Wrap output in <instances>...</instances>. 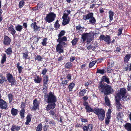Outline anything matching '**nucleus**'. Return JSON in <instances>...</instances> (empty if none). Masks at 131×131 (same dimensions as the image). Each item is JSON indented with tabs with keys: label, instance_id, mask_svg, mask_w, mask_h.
I'll return each instance as SVG.
<instances>
[{
	"label": "nucleus",
	"instance_id": "nucleus-53",
	"mask_svg": "<svg viewBox=\"0 0 131 131\" xmlns=\"http://www.w3.org/2000/svg\"><path fill=\"white\" fill-rule=\"evenodd\" d=\"M121 98L123 101H126L129 99V97L127 96H124L121 97Z\"/></svg>",
	"mask_w": 131,
	"mask_h": 131
},
{
	"label": "nucleus",
	"instance_id": "nucleus-40",
	"mask_svg": "<svg viewBox=\"0 0 131 131\" xmlns=\"http://www.w3.org/2000/svg\"><path fill=\"white\" fill-rule=\"evenodd\" d=\"M74 85L75 84L73 83H71L69 85L68 87L69 88V91H72V89L74 87Z\"/></svg>",
	"mask_w": 131,
	"mask_h": 131
},
{
	"label": "nucleus",
	"instance_id": "nucleus-14",
	"mask_svg": "<svg viewBox=\"0 0 131 131\" xmlns=\"http://www.w3.org/2000/svg\"><path fill=\"white\" fill-rule=\"evenodd\" d=\"M31 27L34 29V31H36L37 30H39L40 29V27L37 26L36 23V22L32 23L31 24Z\"/></svg>",
	"mask_w": 131,
	"mask_h": 131
},
{
	"label": "nucleus",
	"instance_id": "nucleus-62",
	"mask_svg": "<svg viewBox=\"0 0 131 131\" xmlns=\"http://www.w3.org/2000/svg\"><path fill=\"white\" fill-rule=\"evenodd\" d=\"M47 71V70L46 69H45L42 70V73L43 75H45Z\"/></svg>",
	"mask_w": 131,
	"mask_h": 131
},
{
	"label": "nucleus",
	"instance_id": "nucleus-17",
	"mask_svg": "<svg viewBox=\"0 0 131 131\" xmlns=\"http://www.w3.org/2000/svg\"><path fill=\"white\" fill-rule=\"evenodd\" d=\"M8 30L13 35H14L16 33V31L14 29V27L12 25H11L8 28Z\"/></svg>",
	"mask_w": 131,
	"mask_h": 131
},
{
	"label": "nucleus",
	"instance_id": "nucleus-8",
	"mask_svg": "<svg viewBox=\"0 0 131 131\" xmlns=\"http://www.w3.org/2000/svg\"><path fill=\"white\" fill-rule=\"evenodd\" d=\"M63 19L62 24L64 25L67 24L69 21L70 18L68 16V14L64 13L62 17Z\"/></svg>",
	"mask_w": 131,
	"mask_h": 131
},
{
	"label": "nucleus",
	"instance_id": "nucleus-39",
	"mask_svg": "<svg viewBox=\"0 0 131 131\" xmlns=\"http://www.w3.org/2000/svg\"><path fill=\"white\" fill-rule=\"evenodd\" d=\"M42 129V125L41 124H39L37 127L36 131H41Z\"/></svg>",
	"mask_w": 131,
	"mask_h": 131
},
{
	"label": "nucleus",
	"instance_id": "nucleus-34",
	"mask_svg": "<svg viewBox=\"0 0 131 131\" xmlns=\"http://www.w3.org/2000/svg\"><path fill=\"white\" fill-rule=\"evenodd\" d=\"M1 79H0V83L2 84L4 81H6L5 77L2 75L0 76Z\"/></svg>",
	"mask_w": 131,
	"mask_h": 131
},
{
	"label": "nucleus",
	"instance_id": "nucleus-2",
	"mask_svg": "<svg viewBox=\"0 0 131 131\" xmlns=\"http://www.w3.org/2000/svg\"><path fill=\"white\" fill-rule=\"evenodd\" d=\"M95 113L98 116L99 120L102 121L104 120L105 115L104 110L102 109H99L97 108L96 111H94Z\"/></svg>",
	"mask_w": 131,
	"mask_h": 131
},
{
	"label": "nucleus",
	"instance_id": "nucleus-20",
	"mask_svg": "<svg viewBox=\"0 0 131 131\" xmlns=\"http://www.w3.org/2000/svg\"><path fill=\"white\" fill-rule=\"evenodd\" d=\"M76 29L78 32L81 33L83 31L84 28L83 27H81L80 25H79L76 26Z\"/></svg>",
	"mask_w": 131,
	"mask_h": 131
},
{
	"label": "nucleus",
	"instance_id": "nucleus-15",
	"mask_svg": "<svg viewBox=\"0 0 131 131\" xmlns=\"http://www.w3.org/2000/svg\"><path fill=\"white\" fill-rule=\"evenodd\" d=\"M56 104L55 103H51L49 104L46 107V110L48 111L50 109H53L55 107Z\"/></svg>",
	"mask_w": 131,
	"mask_h": 131
},
{
	"label": "nucleus",
	"instance_id": "nucleus-42",
	"mask_svg": "<svg viewBox=\"0 0 131 131\" xmlns=\"http://www.w3.org/2000/svg\"><path fill=\"white\" fill-rule=\"evenodd\" d=\"M25 112V111L24 109H22L20 111V115L21 116V118H23L24 117Z\"/></svg>",
	"mask_w": 131,
	"mask_h": 131
},
{
	"label": "nucleus",
	"instance_id": "nucleus-57",
	"mask_svg": "<svg viewBox=\"0 0 131 131\" xmlns=\"http://www.w3.org/2000/svg\"><path fill=\"white\" fill-rule=\"evenodd\" d=\"M122 29L121 28H119L118 29V34H117V36H119L121 34H122Z\"/></svg>",
	"mask_w": 131,
	"mask_h": 131
},
{
	"label": "nucleus",
	"instance_id": "nucleus-35",
	"mask_svg": "<svg viewBox=\"0 0 131 131\" xmlns=\"http://www.w3.org/2000/svg\"><path fill=\"white\" fill-rule=\"evenodd\" d=\"M27 120L25 123V124L26 125L28 124L30 122L31 118L29 115H27L26 117Z\"/></svg>",
	"mask_w": 131,
	"mask_h": 131
},
{
	"label": "nucleus",
	"instance_id": "nucleus-16",
	"mask_svg": "<svg viewBox=\"0 0 131 131\" xmlns=\"http://www.w3.org/2000/svg\"><path fill=\"white\" fill-rule=\"evenodd\" d=\"M93 13H89L87 15H84L83 17V19L85 20L89 19L93 17Z\"/></svg>",
	"mask_w": 131,
	"mask_h": 131
},
{
	"label": "nucleus",
	"instance_id": "nucleus-26",
	"mask_svg": "<svg viewBox=\"0 0 131 131\" xmlns=\"http://www.w3.org/2000/svg\"><path fill=\"white\" fill-rule=\"evenodd\" d=\"M104 41L106 42L108 44H109L111 42L110 37L109 36L106 35L105 36Z\"/></svg>",
	"mask_w": 131,
	"mask_h": 131
},
{
	"label": "nucleus",
	"instance_id": "nucleus-11",
	"mask_svg": "<svg viewBox=\"0 0 131 131\" xmlns=\"http://www.w3.org/2000/svg\"><path fill=\"white\" fill-rule=\"evenodd\" d=\"M56 50L57 52L59 53L63 52L62 45L61 43H59L57 45L56 48Z\"/></svg>",
	"mask_w": 131,
	"mask_h": 131
},
{
	"label": "nucleus",
	"instance_id": "nucleus-37",
	"mask_svg": "<svg viewBox=\"0 0 131 131\" xmlns=\"http://www.w3.org/2000/svg\"><path fill=\"white\" fill-rule=\"evenodd\" d=\"M86 90L85 89H83L82 90L80 91L79 93L80 95L81 96H83L84 95V94L86 93Z\"/></svg>",
	"mask_w": 131,
	"mask_h": 131
},
{
	"label": "nucleus",
	"instance_id": "nucleus-56",
	"mask_svg": "<svg viewBox=\"0 0 131 131\" xmlns=\"http://www.w3.org/2000/svg\"><path fill=\"white\" fill-rule=\"evenodd\" d=\"M60 25L59 24L55 23L54 25V27L56 30H57L59 28Z\"/></svg>",
	"mask_w": 131,
	"mask_h": 131
},
{
	"label": "nucleus",
	"instance_id": "nucleus-51",
	"mask_svg": "<svg viewBox=\"0 0 131 131\" xmlns=\"http://www.w3.org/2000/svg\"><path fill=\"white\" fill-rule=\"evenodd\" d=\"M42 59V58L39 55L37 56L35 58V60H37L39 61H40Z\"/></svg>",
	"mask_w": 131,
	"mask_h": 131
},
{
	"label": "nucleus",
	"instance_id": "nucleus-13",
	"mask_svg": "<svg viewBox=\"0 0 131 131\" xmlns=\"http://www.w3.org/2000/svg\"><path fill=\"white\" fill-rule=\"evenodd\" d=\"M33 105L34 106L31 109L33 110H35L38 108L39 107V104L37 100L36 99H35L33 102Z\"/></svg>",
	"mask_w": 131,
	"mask_h": 131
},
{
	"label": "nucleus",
	"instance_id": "nucleus-44",
	"mask_svg": "<svg viewBox=\"0 0 131 131\" xmlns=\"http://www.w3.org/2000/svg\"><path fill=\"white\" fill-rule=\"evenodd\" d=\"M78 40V39L77 38H75L72 41V45H76Z\"/></svg>",
	"mask_w": 131,
	"mask_h": 131
},
{
	"label": "nucleus",
	"instance_id": "nucleus-19",
	"mask_svg": "<svg viewBox=\"0 0 131 131\" xmlns=\"http://www.w3.org/2000/svg\"><path fill=\"white\" fill-rule=\"evenodd\" d=\"M92 125L91 124H90L88 126H84L83 129L84 131H91L92 129Z\"/></svg>",
	"mask_w": 131,
	"mask_h": 131
},
{
	"label": "nucleus",
	"instance_id": "nucleus-48",
	"mask_svg": "<svg viewBox=\"0 0 131 131\" xmlns=\"http://www.w3.org/2000/svg\"><path fill=\"white\" fill-rule=\"evenodd\" d=\"M6 55L5 54H4L2 59L1 62L2 63H3L6 61Z\"/></svg>",
	"mask_w": 131,
	"mask_h": 131
},
{
	"label": "nucleus",
	"instance_id": "nucleus-38",
	"mask_svg": "<svg viewBox=\"0 0 131 131\" xmlns=\"http://www.w3.org/2000/svg\"><path fill=\"white\" fill-rule=\"evenodd\" d=\"M5 52L8 55L11 54L12 52V48L10 47L8 48L6 50Z\"/></svg>",
	"mask_w": 131,
	"mask_h": 131
},
{
	"label": "nucleus",
	"instance_id": "nucleus-22",
	"mask_svg": "<svg viewBox=\"0 0 131 131\" xmlns=\"http://www.w3.org/2000/svg\"><path fill=\"white\" fill-rule=\"evenodd\" d=\"M45 121L47 123H48L50 125L54 127L56 125V123L53 120L46 119Z\"/></svg>",
	"mask_w": 131,
	"mask_h": 131
},
{
	"label": "nucleus",
	"instance_id": "nucleus-29",
	"mask_svg": "<svg viewBox=\"0 0 131 131\" xmlns=\"http://www.w3.org/2000/svg\"><path fill=\"white\" fill-rule=\"evenodd\" d=\"M125 127L128 131H131V124L126 123L125 125Z\"/></svg>",
	"mask_w": 131,
	"mask_h": 131
},
{
	"label": "nucleus",
	"instance_id": "nucleus-18",
	"mask_svg": "<svg viewBox=\"0 0 131 131\" xmlns=\"http://www.w3.org/2000/svg\"><path fill=\"white\" fill-rule=\"evenodd\" d=\"M115 100L116 105V107L117 109L118 110H119L122 109L123 106L119 102V100L120 99L115 98Z\"/></svg>",
	"mask_w": 131,
	"mask_h": 131
},
{
	"label": "nucleus",
	"instance_id": "nucleus-25",
	"mask_svg": "<svg viewBox=\"0 0 131 131\" xmlns=\"http://www.w3.org/2000/svg\"><path fill=\"white\" fill-rule=\"evenodd\" d=\"M108 13L110 21L111 22L113 19V17L114 15V13L112 11L110 10L108 12Z\"/></svg>",
	"mask_w": 131,
	"mask_h": 131
},
{
	"label": "nucleus",
	"instance_id": "nucleus-10",
	"mask_svg": "<svg viewBox=\"0 0 131 131\" xmlns=\"http://www.w3.org/2000/svg\"><path fill=\"white\" fill-rule=\"evenodd\" d=\"M48 79L47 76L45 75L43 77V85L44 87L43 89V91L44 92L47 89L48 86Z\"/></svg>",
	"mask_w": 131,
	"mask_h": 131
},
{
	"label": "nucleus",
	"instance_id": "nucleus-60",
	"mask_svg": "<svg viewBox=\"0 0 131 131\" xmlns=\"http://www.w3.org/2000/svg\"><path fill=\"white\" fill-rule=\"evenodd\" d=\"M17 68L19 71V73H20L21 72L22 70L23 69V68L21 66H20Z\"/></svg>",
	"mask_w": 131,
	"mask_h": 131
},
{
	"label": "nucleus",
	"instance_id": "nucleus-5",
	"mask_svg": "<svg viewBox=\"0 0 131 131\" xmlns=\"http://www.w3.org/2000/svg\"><path fill=\"white\" fill-rule=\"evenodd\" d=\"M55 17L56 15L55 14L50 13L47 15L45 20L46 21L50 23L54 20Z\"/></svg>",
	"mask_w": 131,
	"mask_h": 131
},
{
	"label": "nucleus",
	"instance_id": "nucleus-50",
	"mask_svg": "<svg viewBox=\"0 0 131 131\" xmlns=\"http://www.w3.org/2000/svg\"><path fill=\"white\" fill-rule=\"evenodd\" d=\"M65 33V32L64 31L62 30L60 32V33L58 35V37H61L63 36L64 35Z\"/></svg>",
	"mask_w": 131,
	"mask_h": 131
},
{
	"label": "nucleus",
	"instance_id": "nucleus-4",
	"mask_svg": "<svg viewBox=\"0 0 131 131\" xmlns=\"http://www.w3.org/2000/svg\"><path fill=\"white\" fill-rule=\"evenodd\" d=\"M126 93V90L124 88H122L120 89L119 91L117 93L116 96L115 98L120 99L121 97L125 96Z\"/></svg>",
	"mask_w": 131,
	"mask_h": 131
},
{
	"label": "nucleus",
	"instance_id": "nucleus-63",
	"mask_svg": "<svg viewBox=\"0 0 131 131\" xmlns=\"http://www.w3.org/2000/svg\"><path fill=\"white\" fill-rule=\"evenodd\" d=\"M74 57L71 56L70 59V61L71 62H73L75 60Z\"/></svg>",
	"mask_w": 131,
	"mask_h": 131
},
{
	"label": "nucleus",
	"instance_id": "nucleus-30",
	"mask_svg": "<svg viewBox=\"0 0 131 131\" xmlns=\"http://www.w3.org/2000/svg\"><path fill=\"white\" fill-rule=\"evenodd\" d=\"M17 109L13 108L11 110V114L13 116H16L17 114Z\"/></svg>",
	"mask_w": 131,
	"mask_h": 131
},
{
	"label": "nucleus",
	"instance_id": "nucleus-24",
	"mask_svg": "<svg viewBox=\"0 0 131 131\" xmlns=\"http://www.w3.org/2000/svg\"><path fill=\"white\" fill-rule=\"evenodd\" d=\"M67 38L66 37H63L62 38L61 37H58V38L57 40V42L59 43H61L62 42L66 41L67 40Z\"/></svg>",
	"mask_w": 131,
	"mask_h": 131
},
{
	"label": "nucleus",
	"instance_id": "nucleus-47",
	"mask_svg": "<svg viewBox=\"0 0 131 131\" xmlns=\"http://www.w3.org/2000/svg\"><path fill=\"white\" fill-rule=\"evenodd\" d=\"M102 80L103 81L107 82L108 83L109 82V79L105 76L103 77Z\"/></svg>",
	"mask_w": 131,
	"mask_h": 131
},
{
	"label": "nucleus",
	"instance_id": "nucleus-54",
	"mask_svg": "<svg viewBox=\"0 0 131 131\" xmlns=\"http://www.w3.org/2000/svg\"><path fill=\"white\" fill-rule=\"evenodd\" d=\"M23 58L25 60H26L28 57V54L27 52H26L25 53H23Z\"/></svg>",
	"mask_w": 131,
	"mask_h": 131
},
{
	"label": "nucleus",
	"instance_id": "nucleus-32",
	"mask_svg": "<svg viewBox=\"0 0 131 131\" xmlns=\"http://www.w3.org/2000/svg\"><path fill=\"white\" fill-rule=\"evenodd\" d=\"M89 20V23L92 25H94L95 23L96 19L93 17L90 19Z\"/></svg>",
	"mask_w": 131,
	"mask_h": 131
},
{
	"label": "nucleus",
	"instance_id": "nucleus-49",
	"mask_svg": "<svg viewBox=\"0 0 131 131\" xmlns=\"http://www.w3.org/2000/svg\"><path fill=\"white\" fill-rule=\"evenodd\" d=\"M47 40V38H44V39H43L42 41V44L44 46H45L46 45V42Z\"/></svg>",
	"mask_w": 131,
	"mask_h": 131
},
{
	"label": "nucleus",
	"instance_id": "nucleus-43",
	"mask_svg": "<svg viewBox=\"0 0 131 131\" xmlns=\"http://www.w3.org/2000/svg\"><path fill=\"white\" fill-rule=\"evenodd\" d=\"M105 71L104 69H97L96 72L97 73H99L102 74H103L104 73Z\"/></svg>",
	"mask_w": 131,
	"mask_h": 131
},
{
	"label": "nucleus",
	"instance_id": "nucleus-33",
	"mask_svg": "<svg viewBox=\"0 0 131 131\" xmlns=\"http://www.w3.org/2000/svg\"><path fill=\"white\" fill-rule=\"evenodd\" d=\"M105 103L106 105L108 106H110V101L107 96H105Z\"/></svg>",
	"mask_w": 131,
	"mask_h": 131
},
{
	"label": "nucleus",
	"instance_id": "nucleus-55",
	"mask_svg": "<svg viewBox=\"0 0 131 131\" xmlns=\"http://www.w3.org/2000/svg\"><path fill=\"white\" fill-rule=\"evenodd\" d=\"M105 37V36L103 35H101L99 37V39L101 40H104Z\"/></svg>",
	"mask_w": 131,
	"mask_h": 131
},
{
	"label": "nucleus",
	"instance_id": "nucleus-64",
	"mask_svg": "<svg viewBox=\"0 0 131 131\" xmlns=\"http://www.w3.org/2000/svg\"><path fill=\"white\" fill-rule=\"evenodd\" d=\"M128 90L129 91L131 89V83L129 84L128 86Z\"/></svg>",
	"mask_w": 131,
	"mask_h": 131
},
{
	"label": "nucleus",
	"instance_id": "nucleus-28",
	"mask_svg": "<svg viewBox=\"0 0 131 131\" xmlns=\"http://www.w3.org/2000/svg\"><path fill=\"white\" fill-rule=\"evenodd\" d=\"M72 64L71 63L68 62L65 64V67L66 68L69 69L72 67Z\"/></svg>",
	"mask_w": 131,
	"mask_h": 131
},
{
	"label": "nucleus",
	"instance_id": "nucleus-12",
	"mask_svg": "<svg viewBox=\"0 0 131 131\" xmlns=\"http://www.w3.org/2000/svg\"><path fill=\"white\" fill-rule=\"evenodd\" d=\"M11 41L10 38L7 36H5L4 37L3 43L4 45H9Z\"/></svg>",
	"mask_w": 131,
	"mask_h": 131
},
{
	"label": "nucleus",
	"instance_id": "nucleus-36",
	"mask_svg": "<svg viewBox=\"0 0 131 131\" xmlns=\"http://www.w3.org/2000/svg\"><path fill=\"white\" fill-rule=\"evenodd\" d=\"M130 57V55L128 54L126 55L124 58V61L125 62H127L129 60Z\"/></svg>",
	"mask_w": 131,
	"mask_h": 131
},
{
	"label": "nucleus",
	"instance_id": "nucleus-7",
	"mask_svg": "<svg viewBox=\"0 0 131 131\" xmlns=\"http://www.w3.org/2000/svg\"><path fill=\"white\" fill-rule=\"evenodd\" d=\"M6 77L9 82L11 83V85H14L16 84L15 80L11 74L10 73L7 74Z\"/></svg>",
	"mask_w": 131,
	"mask_h": 131
},
{
	"label": "nucleus",
	"instance_id": "nucleus-59",
	"mask_svg": "<svg viewBox=\"0 0 131 131\" xmlns=\"http://www.w3.org/2000/svg\"><path fill=\"white\" fill-rule=\"evenodd\" d=\"M113 64L114 62L112 60L110 61L109 63V66L110 67H112L113 65Z\"/></svg>",
	"mask_w": 131,
	"mask_h": 131
},
{
	"label": "nucleus",
	"instance_id": "nucleus-23",
	"mask_svg": "<svg viewBox=\"0 0 131 131\" xmlns=\"http://www.w3.org/2000/svg\"><path fill=\"white\" fill-rule=\"evenodd\" d=\"M20 128L19 126H16L15 125H13L11 130L12 131H15V130L18 131L20 129Z\"/></svg>",
	"mask_w": 131,
	"mask_h": 131
},
{
	"label": "nucleus",
	"instance_id": "nucleus-46",
	"mask_svg": "<svg viewBox=\"0 0 131 131\" xmlns=\"http://www.w3.org/2000/svg\"><path fill=\"white\" fill-rule=\"evenodd\" d=\"M96 62V61H94L90 62L89 64V67L91 68L94 65Z\"/></svg>",
	"mask_w": 131,
	"mask_h": 131
},
{
	"label": "nucleus",
	"instance_id": "nucleus-21",
	"mask_svg": "<svg viewBox=\"0 0 131 131\" xmlns=\"http://www.w3.org/2000/svg\"><path fill=\"white\" fill-rule=\"evenodd\" d=\"M85 108L87 112H93L94 113H95V112L94 111H96L97 108H95L93 110L88 105H86L85 107Z\"/></svg>",
	"mask_w": 131,
	"mask_h": 131
},
{
	"label": "nucleus",
	"instance_id": "nucleus-3",
	"mask_svg": "<svg viewBox=\"0 0 131 131\" xmlns=\"http://www.w3.org/2000/svg\"><path fill=\"white\" fill-rule=\"evenodd\" d=\"M81 38L83 42L86 41L87 42H90L93 39L92 36L90 34L88 33L83 34L82 35Z\"/></svg>",
	"mask_w": 131,
	"mask_h": 131
},
{
	"label": "nucleus",
	"instance_id": "nucleus-41",
	"mask_svg": "<svg viewBox=\"0 0 131 131\" xmlns=\"http://www.w3.org/2000/svg\"><path fill=\"white\" fill-rule=\"evenodd\" d=\"M8 97L9 100V102L10 103L12 102L13 99V96L12 94H10L8 95Z\"/></svg>",
	"mask_w": 131,
	"mask_h": 131
},
{
	"label": "nucleus",
	"instance_id": "nucleus-45",
	"mask_svg": "<svg viewBox=\"0 0 131 131\" xmlns=\"http://www.w3.org/2000/svg\"><path fill=\"white\" fill-rule=\"evenodd\" d=\"M50 115H51L53 118H54V117H56V115L55 113V112L53 111L52 110H50L49 112Z\"/></svg>",
	"mask_w": 131,
	"mask_h": 131
},
{
	"label": "nucleus",
	"instance_id": "nucleus-6",
	"mask_svg": "<svg viewBox=\"0 0 131 131\" xmlns=\"http://www.w3.org/2000/svg\"><path fill=\"white\" fill-rule=\"evenodd\" d=\"M47 100V102L49 103H55L57 101L56 97L52 92L50 93L48 95Z\"/></svg>",
	"mask_w": 131,
	"mask_h": 131
},
{
	"label": "nucleus",
	"instance_id": "nucleus-9",
	"mask_svg": "<svg viewBox=\"0 0 131 131\" xmlns=\"http://www.w3.org/2000/svg\"><path fill=\"white\" fill-rule=\"evenodd\" d=\"M7 103L2 100H0V108L2 110H5L7 108Z\"/></svg>",
	"mask_w": 131,
	"mask_h": 131
},
{
	"label": "nucleus",
	"instance_id": "nucleus-58",
	"mask_svg": "<svg viewBox=\"0 0 131 131\" xmlns=\"http://www.w3.org/2000/svg\"><path fill=\"white\" fill-rule=\"evenodd\" d=\"M122 113L120 112L118 113L117 114V116L118 119H120L122 117L121 115Z\"/></svg>",
	"mask_w": 131,
	"mask_h": 131
},
{
	"label": "nucleus",
	"instance_id": "nucleus-52",
	"mask_svg": "<svg viewBox=\"0 0 131 131\" xmlns=\"http://www.w3.org/2000/svg\"><path fill=\"white\" fill-rule=\"evenodd\" d=\"M24 4V2L23 1H21L19 3V5L20 8L23 7Z\"/></svg>",
	"mask_w": 131,
	"mask_h": 131
},
{
	"label": "nucleus",
	"instance_id": "nucleus-31",
	"mask_svg": "<svg viewBox=\"0 0 131 131\" xmlns=\"http://www.w3.org/2000/svg\"><path fill=\"white\" fill-rule=\"evenodd\" d=\"M15 28L17 31L19 32H20L23 29V27L21 25H18L16 26Z\"/></svg>",
	"mask_w": 131,
	"mask_h": 131
},
{
	"label": "nucleus",
	"instance_id": "nucleus-61",
	"mask_svg": "<svg viewBox=\"0 0 131 131\" xmlns=\"http://www.w3.org/2000/svg\"><path fill=\"white\" fill-rule=\"evenodd\" d=\"M87 48L88 50L91 49L93 50L94 48H93L91 45H90L87 47Z\"/></svg>",
	"mask_w": 131,
	"mask_h": 131
},
{
	"label": "nucleus",
	"instance_id": "nucleus-1",
	"mask_svg": "<svg viewBox=\"0 0 131 131\" xmlns=\"http://www.w3.org/2000/svg\"><path fill=\"white\" fill-rule=\"evenodd\" d=\"M99 88L101 92H104L106 94L112 93L113 92V89L110 86L107 84L105 86H103L101 83L99 84Z\"/></svg>",
	"mask_w": 131,
	"mask_h": 131
},
{
	"label": "nucleus",
	"instance_id": "nucleus-27",
	"mask_svg": "<svg viewBox=\"0 0 131 131\" xmlns=\"http://www.w3.org/2000/svg\"><path fill=\"white\" fill-rule=\"evenodd\" d=\"M34 80L35 83H39L41 82V79L39 76H37L34 79Z\"/></svg>",
	"mask_w": 131,
	"mask_h": 131
}]
</instances>
